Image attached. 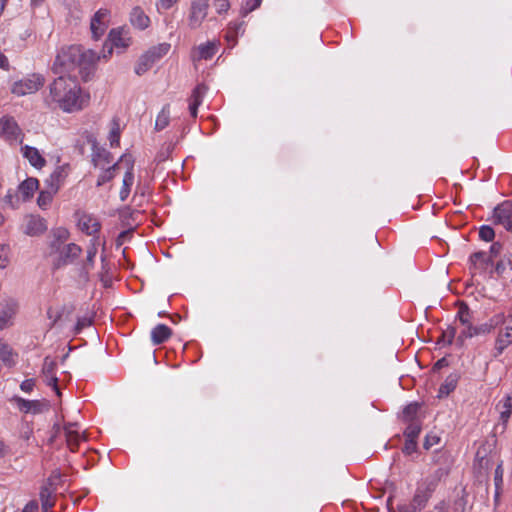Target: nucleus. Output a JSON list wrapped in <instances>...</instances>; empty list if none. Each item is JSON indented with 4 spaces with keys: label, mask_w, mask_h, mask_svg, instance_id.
I'll return each instance as SVG.
<instances>
[{
    "label": "nucleus",
    "mask_w": 512,
    "mask_h": 512,
    "mask_svg": "<svg viewBox=\"0 0 512 512\" xmlns=\"http://www.w3.org/2000/svg\"><path fill=\"white\" fill-rule=\"evenodd\" d=\"M100 59L93 50H85L80 45L62 47L56 55L53 72L70 73L78 70L83 81H88L94 73L95 65Z\"/></svg>",
    "instance_id": "1"
},
{
    "label": "nucleus",
    "mask_w": 512,
    "mask_h": 512,
    "mask_svg": "<svg viewBox=\"0 0 512 512\" xmlns=\"http://www.w3.org/2000/svg\"><path fill=\"white\" fill-rule=\"evenodd\" d=\"M439 484V478L430 476L418 484L412 498V507L418 511L424 509Z\"/></svg>",
    "instance_id": "2"
},
{
    "label": "nucleus",
    "mask_w": 512,
    "mask_h": 512,
    "mask_svg": "<svg viewBox=\"0 0 512 512\" xmlns=\"http://www.w3.org/2000/svg\"><path fill=\"white\" fill-rule=\"evenodd\" d=\"M71 89H67L59 101V107L65 112H75L83 109L84 99L80 97V88L77 82L70 83Z\"/></svg>",
    "instance_id": "3"
},
{
    "label": "nucleus",
    "mask_w": 512,
    "mask_h": 512,
    "mask_svg": "<svg viewBox=\"0 0 512 512\" xmlns=\"http://www.w3.org/2000/svg\"><path fill=\"white\" fill-rule=\"evenodd\" d=\"M45 79L40 74H33L27 79L15 82L12 87V93L18 96H24L38 91L44 85Z\"/></svg>",
    "instance_id": "4"
},
{
    "label": "nucleus",
    "mask_w": 512,
    "mask_h": 512,
    "mask_svg": "<svg viewBox=\"0 0 512 512\" xmlns=\"http://www.w3.org/2000/svg\"><path fill=\"white\" fill-rule=\"evenodd\" d=\"M209 0H192L188 16V25L191 29L201 26L208 14Z\"/></svg>",
    "instance_id": "5"
},
{
    "label": "nucleus",
    "mask_w": 512,
    "mask_h": 512,
    "mask_svg": "<svg viewBox=\"0 0 512 512\" xmlns=\"http://www.w3.org/2000/svg\"><path fill=\"white\" fill-rule=\"evenodd\" d=\"M502 321L503 315H497L496 317L492 318L489 323H484L479 326H473L469 327V329H464L457 337V342L460 345H463L464 340L466 338H471L473 336L490 333L492 329H494L495 326H497Z\"/></svg>",
    "instance_id": "6"
},
{
    "label": "nucleus",
    "mask_w": 512,
    "mask_h": 512,
    "mask_svg": "<svg viewBox=\"0 0 512 512\" xmlns=\"http://www.w3.org/2000/svg\"><path fill=\"white\" fill-rule=\"evenodd\" d=\"M0 136L7 141L23 142L22 131L13 117L4 116L0 119Z\"/></svg>",
    "instance_id": "7"
},
{
    "label": "nucleus",
    "mask_w": 512,
    "mask_h": 512,
    "mask_svg": "<svg viewBox=\"0 0 512 512\" xmlns=\"http://www.w3.org/2000/svg\"><path fill=\"white\" fill-rule=\"evenodd\" d=\"M82 252V248L75 244L69 243L65 245L60 252H58V257L53 262V268L59 269L62 266H65L69 263L74 262Z\"/></svg>",
    "instance_id": "8"
},
{
    "label": "nucleus",
    "mask_w": 512,
    "mask_h": 512,
    "mask_svg": "<svg viewBox=\"0 0 512 512\" xmlns=\"http://www.w3.org/2000/svg\"><path fill=\"white\" fill-rule=\"evenodd\" d=\"M494 223L512 232V202L504 201L494 208Z\"/></svg>",
    "instance_id": "9"
},
{
    "label": "nucleus",
    "mask_w": 512,
    "mask_h": 512,
    "mask_svg": "<svg viewBox=\"0 0 512 512\" xmlns=\"http://www.w3.org/2000/svg\"><path fill=\"white\" fill-rule=\"evenodd\" d=\"M110 11L108 9H99L91 19L90 30L92 37L98 40L106 31L108 27V18Z\"/></svg>",
    "instance_id": "10"
},
{
    "label": "nucleus",
    "mask_w": 512,
    "mask_h": 512,
    "mask_svg": "<svg viewBox=\"0 0 512 512\" xmlns=\"http://www.w3.org/2000/svg\"><path fill=\"white\" fill-rule=\"evenodd\" d=\"M13 401L21 412L34 414L42 413L49 409V402L46 400H26L19 396L13 397Z\"/></svg>",
    "instance_id": "11"
},
{
    "label": "nucleus",
    "mask_w": 512,
    "mask_h": 512,
    "mask_svg": "<svg viewBox=\"0 0 512 512\" xmlns=\"http://www.w3.org/2000/svg\"><path fill=\"white\" fill-rule=\"evenodd\" d=\"M71 82H76V80L71 77L66 78L60 74V76L50 84V96L54 102L59 103L64 93L68 92L67 89H71Z\"/></svg>",
    "instance_id": "12"
},
{
    "label": "nucleus",
    "mask_w": 512,
    "mask_h": 512,
    "mask_svg": "<svg viewBox=\"0 0 512 512\" xmlns=\"http://www.w3.org/2000/svg\"><path fill=\"white\" fill-rule=\"evenodd\" d=\"M57 364L50 357H45L42 366V376L48 386H52L58 396H61L60 389L58 387V378L55 375Z\"/></svg>",
    "instance_id": "13"
},
{
    "label": "nucleus",
    "mask_w": 512,
    "mask_h": 512,
    "mask_svg": "<svg viewBox=\"0 0 512 512\" xmlns=\"http://www.w3.org/2000/svg\"><path fill=\"white\" fill-rule=\"evenodd\" d=\"M108 41L110 42L109 46L107 43L104 45V49L108 47V55L112 54L113 47L117 48H127L130 45V38L123 33L122 30L112 29L108 35ZM103 57H107V54L104 52Z\"/></svg>",
    "instance_id": "14"
},
{
    "label": "nucleus",
    "mask_w": 512,
    "mask_h": 512,
    "mask_svg": "<svg viewBox=\"0 0 512 512\" xmlns=\"http://www.w3.org/2000/svg\"><path fill=\"white\" fill-rule=\"evenodd\" d=\"M52 239L49 242L50 254L58 253L65 246L70 237V232L64 227H57L50 232Z\"/></svg>",
    "instance_id": "15"
},
{
    "label": "nucleus",
    "mask_w": 512,
    "mask_h": 512,
    "mask_svg": "<svg viewBox=\"0 0 512 512\" xmlns=\"http://www.w3.org/2000/svg\"><path fill=\"white\" fill-rule=\"evenodd\" d=\"M87 142L92 146V162L95 166L100 165L102 161L107 164L112 161L111 154L107 150L97 146V140L93 135H87Z\"/></svg>",
    "instance_id": "16"
},
{
    "label": "nucleus",
    "mask_w": 512,
    "mask_h": 512,
    "mask_svg": "<svg viewBox=\"0 0 512 512\" xmlns=\"http://www.w3.org/2000/svg\"><path fill=\"white\" fill-rule=\"evenodd\" d=\"M18 309V304L12 300L9 299L5 301V304L2 307V310L0 311V330L10 326L12 324V319L15 316Z\"/></svg>",
    "instance_id": "17"
},
{
    "label": "nucleus",
    "mask_w": 512,
    "mask_h": 512,
    "mask_svg": "<svg viewBox=\"0 0 512 512\" xmlns=\"http://www.w3.org/2000/svg\"><path fill=\"white\" fill-rule=\"evenodd\" d=\"M207 91V86L203 83L198 84L191 93L189 98V111L192 117H196L198 113V107L201 105L204 94Z\"/></svg>",
    "instance_id": "18"
},
{
    "label": "nucleus",
    "mask_w": 512,
    "mask_h": 512,
    "mask_svg": "<svg viewBox=\"0 0 512 512\" xmlns=\"http://www.w3.org/2000/svg\"><path fill=\"white\" fill-rule=\"evenodd\" d=\"M78 226L82 232L87 235H94L98 233L101 229L100 222L89 214H82V216L78 220Z\"/></svg>",
    "instance_id": "19"
},
{
    "label": "nucleus",
    "mask_w": 512,
    "mask_h": 512,
    "mask_svg": "<svg viewBox=\"0 0 512 512\" xmlns=\"http://www.w3.org/2000/svg\"><path fill=\"white\" fill-rule=\"evenodd\" d=\"M47 230V224L45 219L39 216H30L26 227L25 233L29 236H38L43 234Z\"/></svg>",
    "instance_id": "20"
},
{
    "label": "nucleus",
    "mask_w": 512,
    "mask_h": 512,
    "mask_svg": "<svg viewBox=\"0 0 512 512\" xmlns=\"http://www.w3.org/2000/svg\"><path fill=\"white\" fill-rule=\"evenodd\" d=\"M77 423H68L64 426V432L66 437V443L72 452L78 449L81 439L85 440V437H81L74 427H77Z\"/></svg>",
    "instance_id": "21"
},
{
    "label": "nucleus",
    "mask_w": 512,
    "mask_h": 512,
    "mask_svg": "<svg viewBox=\"0 0 512 512\" xmlns=\"http://www.w3.org/2000/svg\"><path fill=\"white\" fill-rule=\"evenodd\" d=\"M130 22L135 28L144 30L150 25V18L141 7L136 6L130 13Z\"/></svg>",
    "instance_id": "22"
},
{
    "label": "nucleus",
    "mask_w": 512,
    "mask_h": 512,
    "mask_svg": "<svg viewBox=\"0 0 512 512\" xmlns=\"http://www.w3.org/2000/svg\"><path fill=\"white\" fill-rule=\"evenodd\" d=\"M23 156L28 159L29 163L35 168H42L46 164L45 158L39 153L38 149L25 145L22 147Z\"/></svg>",
    "instance_id": "23"
},
{
    "label": "nucleus",
    "mask_w": 512,
    "mask_h": 512,
    "mask_svg": "<svg viewBox=\"0 0 512 512\" xmlns=\"http://www.w3.org/2000/svg\"><path fill=\"white\" fill-rule=\"evenodd\" d=\"M512 343V325H506L505 332L499 333L495 341V357L503 353V351Z\"/></svg>",
    "instance_id": "24"
},
{
    "label": "nucleus",
    "mask_w": 512,
    "mask_h": 512,
    "mask_svg": "<svg viewBox=\"0 0 512 512\" xmlns=\"http://www.w3.org/2000/svg\"><path fill=\"white\" fill-rule=\"evenodd\" d=\"M495 272L499 277L512 276V252L504 254L503 258L497 261Z\"/></svg>",
    "instance_id": "25"
},
{
    "label": "nucleus",
    "mask_w": 512,
    "mask_h": 512,
    "mask_svg": "<svg viewBox=\"0 0 512 512\" xmlns=\"http://www.w3.org/2000/svg\"><path fill=\"white\" fill-rule=\"evenodd\" d=\"M172 335V330L165 324H158L151 331V340L154 345L167 341Z\"/></svg>",
    "instance_id": "26"
},
{
    "label": "nucleus",
    "mask_w": 512,
    "mask_h": 512,
    "mask_svg": "<svg viewBox=\"0 0 512 512\" xmlns=\"http://www.w3.org/2000/svg\"><path fill=\"white\" fill-rule=\"evenodd\" d=\"M496 409L500 413V421L504 429L512 413V396L507 395L496 405Z\"/></svg>",
    "instance_id": "27"
},
{
    "label": "nucleus",
    "mask_w": 512,
    "mask_h": 512,
    "mask_svg": "<svg viewBox=\"0 0 512 512\" xmlns=\"http://www.w3.org/2000/svg\"><path fill=\"white\" fill-rule=\"evenodd\" d=\"M420 410V404L417 402H412L406 405L401 414V420L404 423H412V422H421L418 417V413Z\"/></svg>",
    "instance_id": "28"
},
{
    "label": "nucleus",
    "mask_w": 512,
    "mask_h": 512,
    "mask_svg": "<svg viewBox=\"0 0 512 512\" xmlns=\"http://www.w3.org/2000/svg\"><path fill=\"white\" fill-rule=\"evenodd\" d=\"M459 380V375L457 373H452L448 375L444 381V383L441 384L439 390H438V397H446L448 396L452 391L455 390L457 383Z\"/></svg>",
    "instance_id": "29"
},
{
    "label": "nucleus",
    "mask_w": 512,
    "mask_h": 512,
    "mask_svg": "<svg viewBox=\"0 0 512 512\" xmlns=\"http://www.w3.org/2000/svg\"><path fill=\"white\" fill-rule=\"evenodd\" d=\"M170 47L171 46L169 43H161L157 46L151 47L148 51L145 52V54L154 65L169 52Z\"/></svg>",
    "instance_id": "30"
},
{
    "label": "nucleus",
    "mask_w": 512,
    "mask_h": 512,
    "mask_svg": "<svg viewBox=\"0 0 512 512\" xmlns=\"http://www.w3.org/2000/svg\"><path fill=\"white\" fill-rule=\"evenodd\" d=\"M39 181L36 178H27L19 185V192L25 200L30 199L38 189Z\"/></svg>",
    "instance_id": "31"
},
{
    "label": "nucleus",
    "mask_w": 512,
    "mask_h": 512,
    "mask_svg": "<svg viewBox=\"0 0 512 512\" xmlns=\"http://www.w3.org/2000/svg\"><path fill=\"white\" fill-rule=\"evenodd\" d=\"M134 181L133 165L129 164L128 169L123 178L122 188L120 190V199L124 201L127 199L130 193V188Z\"/></svg>",
    "instance_id": "32"
},
{
    "label": "nucleus",
    "mask_w": 512,
    "mask_h": 512,
    "mask_svg": "<svg viewBox=\"0 0 512 512\" xmlns=\"http://www.w3.org/2000/svg\"><path fill=\"white\" fill-rule=\"evenodd\" d=\"M58 191V184L50 183L49 189L39 193L37 203L41 208L48 206L53 199V195Z\"/></svg>",
    "instance_id": "33"
},
{
    "label": "nucleus",
    "mask_w": 512,
    "mask_h": 512,
    "mask_svg": "<svg viewBox=\"0 0 512 512\" xmlns=\"http://www.w3.org/2000/svg\"><path fill=\"white\" fill-rule=\"evenodd\" d=\"M457 318L459 319L460 323L463 326H465V329H469V327H473L472 322H471L472 312L465 302L459 303V310L457 313Z\"/></svg>",
    "instance_id": "34"
},
{
    "label": "nucleus",
    "mask_w": 512,
    "mask_h": 512,
    "mask_svg": "<svg viewBox=\"0 0 512 512\" xmlns=\"http://www.w3.org/2000/svg\"><path fill=\"white\" fill-rule=\"evenodd\" d=\"M470 264L471 268L477 269L479 268L478 264H480L481 267H484L487 265H492L493 261L491 257L486 256L484 251H478L470 256Z\"/></svg>",
    "instance_id": "35"
},
{
    "label": "nucleus",
    "mask_w": 512,
    "mask_h": 512,
    "mask_svg": "<svg viewBox=\"0 0 512 512\" xmlns=\"http://www.w3.org/2000/svg\"><path fill=\"white\" fill-rule=\"evenodd\" d=\"M39 496L43 512H48L50 509L53 508L55 502L52 498V492L48 487H41Z\"/></svg>",
    "instance_id": "36"
},
{
    "label": "nucleus",
    "mask_w": 512,
    "mask_h": 512,
    "mask_svg": "<svg viewBox=\"0 0 512 512\" xmlns=\"http://www.w3.org/2000/svg\"><path fill=\"white\" fill-rule=\"evenodd\" d=\"M468 493L466 488H462L460 494L453 502V512H465L468 504Z\"/></svg>",
    "instance_id": "37"
},
{
    "label": "nucleus",
    "mask_w": 512,
    "mask_h": 512,
    "mask_svg": "<svg viewBox=\"0 0 512 512\" xmlns=\"http://www.w3.org/2000/svg\"><path fill=\"white\" fill-rule=\"evenodd\" d=\"M170 121L169 105H165L161 112L158 114L155 122V129L161 131L166 128Z\"/></svg>",
    "instance_id": "38"
},
{
    "label": "nucleus",
    "mask_w": 512,
    "mask_h": 512,
    "mask_svg": "<svg viewBox=\"0 0 512 512\" xmlns=\"http://www.w3.org/2000/svg\"><path fill=\"white\" fill-rule=\"evenodd\" d=\"M152 66H153L152 61H150V59L144 53L139 57L136 65H135L134 71L138 76H141V75L145 74L149 69H151Z\"/></svg>",
    "instance_id": "39"
},
{
    "label": "nucleus",
    "mask_w": 512,
    "mask_h": 512,
    "mask_svg": "<svg viewBox=\"0 0 512 512\" xmlns=\"http://www.w3.org/2000/svg\"><path fill=\"white\" fill-rule=\"evenodd\" d=\"M216 50L217 46L215 43L212 42L200 45L198 47L199 59H211L215 55Z\"/></svg>",
    "instance_id": "40"
},
{
    "label": "nucleus",
    "mask_w": 512,
    "mask_h": 512,
    "mask_svg": "<svg viewBox=\"0 0 512 512\" xmlns=\"http://www.w3.org/2000/svg\"><path fill=\"white\" fill-rule=\"evenodd\" d=\"M69 165H62L56 168V170L51 174L50 183L58 184V188L60 187L61 182L68 175Z\"/></svg>",
    "instance_id": "41"
},
{
    "label": "nucleus",
    "mask_w": 512,
    "mask_h": 512,
    "mask_svg": "<svg viewBox=\"0 0 512 512\" xmlns=\"http://www.w3.org/2000/svg\"><path fill=\"white\" fill-rule=\"evenodd\" d=\"M422 422L407 423V427L404 431V436L408 439L417 440L421 432Z\"/></svg>",
    "instance_id": "42"
},
{
    "label": "nucleus",
    "mask_w": 512,
    "mask_h": 512,
    "mask_svg": "<svg viewBox=\"0 0 512 512\" xmlns=\"http://www.w3.org/2000/svg\"><path fill=\"white\" fill-rule=\"evenodd\" d=\"M456 335V327L452 325H448L445 330H443L440 338L438 339L437 343H446L448 345H451Z\"/></svg>",
    "instance_id": "43"
},
{
    "label": "nucleus",
    "mask_w": 512,
    "mask_h": 512,
    "mask_svg": "<svg viewBox=\"0 0 512 512\" xmlns=\"http://www.w3.org/2000/svg\"><path fill=\"white\" fill-rule=\"evenodd\" d=\"M119 166L118 163L113 164L111 167L107 168L97 180V186H101L106 182H109L114 178V170Z\"/></svg>",
    "instance_id": "44"
},
{
    "label": "nucleus",
    "mask_w": 512,
    "mask_h": 512,
    "mask_svg": "<svg viewBox=\"0 0 512 512\" xmlns=\"http://www.w3.org/2000/svg\"><path fill=\"white\" fill-rule=\"evenodd\" d=\"M109 141L112 147L118 146L120 142V127L116 119L113 120V128L110 131Z\"/></svg>",
    "instance_id": "45"
},
{
    "label": "nucleus",
    "mask_w": 512,
    "mask_h": 512,
    "mask_svg": "<svg viewBox=\"0 0 512 512\" xmlns=\"http://www.w3.org/2000/svg\"><path fill=\"white\" fill-rule=\"evenodd\" d=\"M262 0H246L245 4L242 5L240 14L244 17L250 12L254 11L261 5Z\"/></svg>",
    "instance_id": "46"
},
{
    "label": "nucleus",
    "mask_w": 512,
    "mask_h": 512,
    "mask_svg": "<svg viewBox=\"0 0 512 512\" xmlns=\"http://www.w3.org/2000/svg\"><path fill=\"white\" fill-rule=\"evenodd\" d=\"M479 237L483 241L491 242L495 237V232L492 227L483 225L479 229Z\"/></svg>",
    "instance_id": "47"
},
{
    "label": "nucleus",
    "mask_w": 512,
    "mask_h": 512,
    "mask_svg": "<svg viewBox=\"0 0 512 512\" xmlns=\"http://www.w3.org/2000/svg\"><path fill=\"white\" fill-rule=\"evenodd\" d=\"M0 358L9 365L13 363L12 350L6 343L0 342Z\"/></svg>",
    "instance_id": "48"
},
{
    "label": "nucleus",
    "mask_w": 512,
    "mask_h": 512,
    "mask_svg": "<svg viewBox=\"0 0 512 512\" xmlns=\"http://www.w3.org/2000/svg\"><path fill=\"white\" fill-rule=\"evenodd\" d=\"M503 467L502 463L498 464L494 472V485L496 490H502L503 488Z\"/></svg>",
    "instance_id": "49"
},
{
    "label": "nucleus",
    "mask_w": 512,
    "mask_h": 512,
    "mask_svg": "<svg viewBox=\"0 0 512 512\" xmlns=\"http://www.w3.org/2000/svg\"><path fill=\"white\" fill-rule=\"evenodd\" d=\"M92 324L91 317H81L78 318L77 323L75 325V334L80 333L85 327H88Z\"/></svg>",
    "instance_id": "50"
},
{
    "label": "nucleus",
    "mask_w": 512,
    "mask_h": 512,
    "mask_svg": "<svg viewBox=\"0 0 512 512\" xmlns=\"http://www.w3.org/2000/svg\"><path fill=\"white\" fill-rule=\"evenodd\" d=\"M416 449H417V440L406 438V441H405L402 451L405 454L410 455V454L414 453L416 451Z\"/></svg>",
    "instance_id": "51"
},
{
    "label": "nucleus",
    "mask_w": 512,
    "mask_h": 512,
    "mask_svg": "<svg viewBox=\"0 0 512 512\" xmlns=\"http://www.w3.org/2000/svg\"><path fill=\"white\" fill-rule=\"evenodd\" d=\"M135 212L130 207H124L119 211V216L123 224L128 225V219H133Z\"/></svg>",
    "instance_id": "52"
},
{
    "label": "nucleus",
    "mask_w": 512,
    "mask_h": 512,
    "mask_svg": "<svg viewBox=\"0 0 512 512\" xmlns=\"http://www.w3.org/2000/svg\"><path fill=\"white\" fill-rule=\"evenodd\" d=\"M503 250V245L500 242H494L489 250V257H491L492 261H494L495 258L500 256Z\"/></svg>",
    "instance_id": "53"
},
{
    "label": "nucleus",
    "mask_w": 512,
    "mask_h": 512,
    "mask_svg": "<svg viewBox=\"0 0 512 512\" xmlns=\"http://www.w3.org/2000/svg\"><path fill=\"white\" fill-rule=\"evenodd\" d=\"M213 4L219 14L227 12L230 8L228 0H214Z\"/></svg>",
    "instance_id": "54"
},
{
    "label": "nucleus",
    "mask_w": 512,
    "mask_h": 512,
    "mask_svg": "<svg viewBox=\"0 0 512 512\" xmlns=\"http://www.w3.org/2000/svg\"><path fill=\"white\" fill-rule=\"evenodd\" d=\"M87 135H91V134L86 132L84 135L85 140L78 139L74 145L75 150H77L80 155H84L85 146H86V144H89L87 142Z\"/></svg>",
    "instance_id": "55"
},
{
    "label": "nucleus",
    "mask_w": 512,
    "mask_h": 512,
    "mask_svg": "<svg viewBox=\"0 0 512 512\" xmlns=\"http://www.w3.org/2000/svg\"><path fill=\"white\" fill-rule=\"evenodd\" d=\"M34 386H35V379L31 378V379L24 380L21 383L20 388L24 392H31L33 390Z\"/></svg>",
    "instance_id": "56"
},
{
    "label": "nucleus",
    "mask_w": 512,
    "mask_h": 512,
    "mask_svg": "<svg viewBox=\"0 0 512 512\" xmlns=\"http://www.w3.org/2000/svg\"><path fill=\"white\" fill-rule=\"evenodd\" d=\"M38 510V502L36 500H31L26 504L22 512H38Z\"/></svg>",
    "instance_id": "57"
},
{
    "label": "nucleus",
    "mask_w": 512,
    "mask_h": 512,
    "mask_svg": "<svg viewBox=\"0 0 512 512\" xmlns=\"http://www.w3.org/2000/svg\"><path fill=\"white\" fill-rule=\"evenodd\" d=\"M237 31H234V30H231V29H227V32H226V35H225V38L226 40L229 42V43H232V45H235L236 44V41H237Z\"/></svg>",
    "instance_id": "58"
},
{
    "label": "nucleus",
    "mask_w": 512,
    "mask_h": 512,
    "mask_svg": "<svg viewBox=\"0 0 512 512\" xmlns=\"http://www.w3.org/2000/svg\"><path fill=\"white\" fill-rule=\"evenodd\" d=\"M132 231V228L122 231L117 238L118 244L121 245L125 239L130 237L132 235Z\"/></svg>",
    "instance_id": "59"
},
{
    "label": "nucleus",
    "mask_w": 512,
    "mask_h": 512,
    "mask_svg": "<svg viewBox=\"0 0 512 512\" xmlns=\"http://www.w3.org/2000/svg\"><path fill=\"white\" fill-rule=\"evenodd\" d=\"M393 512H418V510L414 509L412 507V503H410L409 505L403 504L397 506V509L394 510Z\"/></svg>",
    "instance_id": "60"
},
{
    "label": "nucleus",
    "mask_w": 512,
    "mask_h": 512,
    "mask_svg": "<svg viewBox=\"0 0 512 512\" xmlns=\"http://www.w3.org/2000/svg\"><path fill=\"white\" fill-rule=\"evenodd\" d=\"M438 441V438L436 436H433V437H430V436H426L425 438V441H424V448L425 449H430L436 442Z\"/></svg>",
    "instance_id": "61"
},
{
    "label": "nucleus",
    "mask_w": 512,
    "mask_h": 512,
    "mask_svg": "<svg viewBox=\"0 0 512 512\" xmlns=\"http://www.w3.org/2000/svg\"><path fill=\"white\" fill-rule=\"evenodd\" d=\"M96 253H97V248L94 245L88 249V251H87V262L88 263L93 264L94 257L96 255Z\"/></svg>",
    "instance_id": "62"
},
{
    "label": "nucleus",
    "mask_w": 512,
    "mask_h": 512,
    "mask_svg": "<svg viewBox=\"0 0 512 512\" xmlns=\"http://www.w3.org/2000/svg\"><path fill=\"white\" fill-rule=\"evenodd\" d=\"M244 22H231L228 26L229 29L231 30H234V31H237V35L242 32L243 33V29H242V26H243Z\"/></svg>",
    "instance_id": "63"
},
{
    "label": "nucleus",
    "mask_w": 512,
    "mask_h": 512,
    "mask_svg": "<svg viewBox=\"0 0 512 512\" xmlns=\"http://www.w3.org/2000/svg\"><path fill=\"white\" fill-rule=\"evenodd\" d=\"M0 68L3 70L9 69L8 58L0 51Z\"/></svg>",
    "instance_id": "64"
}]
</instances>
